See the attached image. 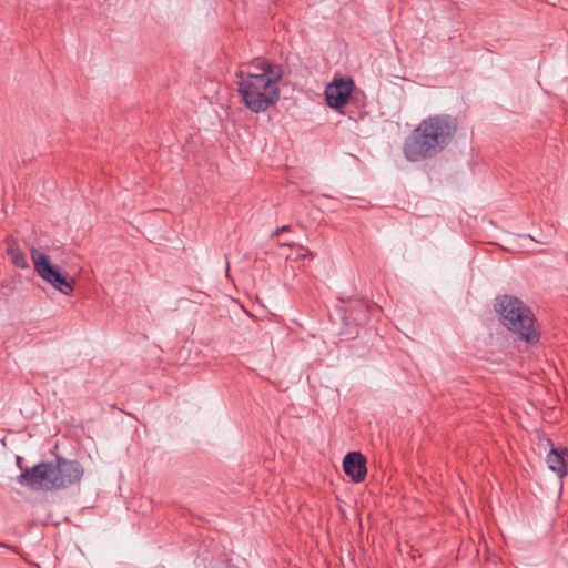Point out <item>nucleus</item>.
<instances>
[{
	"instance_id": "obj_1",
	"label": "nucleus",
	"mask_w": 568,
	"mask_h": 568,
	"mask_svg": "<svg viewBox=\"0 0 568 568\" xmlns=\"http://www.w3.org/2000/svg\"><path fill=\"white\" fill-rule=\"evenodd\" d=\"M458 132V120L450 114H434L422 120L406 136L403 154L409 162L432 160L444 152Z\"/></svg>"
},
{
	"instance_id": "obj_2",
	"label": "nucleus",
	"mask_w": 568,
	"mask_h": 568,
	"mask_svg": "<svg viewBox=\"0 0 568 568\" xmlns=\"http://www.w3.org/2000/svg\"><path fill=\"white\" fill-rule=\"evenodd\" d=\"M281 67L256 59L236 72L237 91L245 106L254 113L266 111L280 99Z\"/></svg>"
},
{
	"instance_id": "obj_3",
	"label": "nucleus",
	"mask_w": 568,
	"mask_h": 568,
	"mask_svg": "<svg viewBox=\"0 0 568 568\" xmlns=\"http://www.w3.org/2000/svg\"><path fill=\"white\" fill-rule=\"evenodd\" d=\"M83 468L77 460L58 457L55 463H40L26 468L18 481L31 490H58L79 483Z\"/></svg>"
},
{
	"instance_id": "obj_4",
	"label": "nucleus",
	"mask_w": 568,
	"mask_h": 568,
	"mask_svg": "<svg viewBox=\"0 0 568 568\" xmlns=\"http://www.w3.org/2000/svg\"><path fill=\"white\" fill-rule=\"evenodd\" d=\"M495 310L501 324L518 338L535 344L540 335L535 328V316L531 310L517 297L504 295L497 298Z\"/></svg>"
},
{
	"instance_id": "obj_5",
	"label": "nucleus",
	"mask_w": 568,
	"mask_h": 568,
	"mask_svg": "<svg viewBox=\"0 0 568 568\" xmlns=\"http://www.w3.org/2000/svg\"><path fill=\"white\" fill-rule=\"evenodd\" d=\"M31 258L34 271L45 282L64 295H71L74 291V281L68 280L67 274L59 272L58 267L51 264L49 256L39 250L31 248Z\"/></svg>"
},
{
	"instance_id": "obj_6",
	"label": "nucleus",
	"mask_w": 568,
	"mask_h": 568,
	"mask_svg": "<svg viewBox=\"0 0 568 568\" xmlns=\"http://www.w3.org/2000/svg\"><path fill=\"white\" fill-rule=\"evenodd\" d=\"M352 79L334 80L325 89V99L331 108L338 109L346 104L353 91Z\"/></svg>"
},
{
	"instance_id": "obj_7",
	"label": "nucleus",
	"mask_w": 568,
	"mask_h": 568,
	"mask_svg": "<svg viewBox=\"0 0 568 568\" xmlns=\"http://www.w3.org/2000/svg\"><path fill=\"white\" fill-rule=\"evenodd\" d=\"M343 469L354 483H362L367 475L365 456L359 452L348 453L344 457Z\"/></svg>"
},
{
	"instance_id": "obj_8",
	"label": "nucleus",
	"mask_w": 568,
	"mask_h": 568,
	"mask_svg": "<svg viewBox=\"0 0 568 568\" xmlns=\"http://www.w3.org/2000/svg\"><path fill=\"white\" fill-rule=\"evenodd\" d=\"M548 467L559 477H564L568 473V448H552L547 455Z\"/></svg>"
},
{
	"instance_id": "obj_9",
	"label": "nucleus",
	"mask_w": 568,
	"mask_h": 568,
	"mask_svg": "<svg viewBox=\"0 0 568 568\" xmlns=\"http://www.w3.org/2000/svg\"><path fill=\"white\" fill-rule=\"evenodd\" d=\"M4 244H6V253L10 257L12 264L20 268H28L29 267L28 260H27L26 255L23 254V252L20 250L18 241L13 236L8 235L4 239Z\"/></svg>"
},
{
	"instance_id": "obj_10",
	"label": "nucleus",
	"mask_w": 568,
	"mask_h": 568,
	"mask_svg": "<svg viewBox=\"0 0 568 568\" xmlns=\"http://www.w3.org/2000/svg\"><path fill=\"white\" fill-rule=\"evenodd\" d=\"M288 231H291V226H290V225H283V226H281V227H277V229H276V230L271 234V236H272V237H276V236H278L281 233H283V232H288Z\"/></svg>"
},
{
	"instance_id": "obj_11",
	"label": "nucleus",
	"mask_w": 568,
	"mask_h": 568,
	"mask_svg": "<svg viewBox=\"0 0 568 568\" xmlns=\"http://www.w3.org/2000/svg\"><path fill=\"white\" fill-rule=\"evenodd\" d=\"M300 248L303 250L304 252L298 254L297 258H307V257L313 258L314 257V253L312 251L304 248L302 246Z\"/></svg>"
},
{
	"instance_id": "obj_12",
	"label": "nucleus",
	"mask_w": 568,
	"mask_h": 568,
	"mask_svg": "<svg viewBox=\"0 0 568 568\" xmlns=\"http://www.w3.org/2000/svg\"><path fill=\"white\" fill-rule=\"evenodd\" d=\"M282 245L288 246V247H294L296 244L295 243H283Z\"/></svg>"
},
{
	"instance_id": "obj_13",
	"label": "nucleus",
	"mask_w": 568,
	"mask_h": 568,
	"mask_svg": "<svg viewBox=\"0 0 568 568\" xmlns=\"http://www.w3.org/2000/svg\"><path fill=\"white\" fill-rule=\"evenodd\" d=\"M21 457H17V463L20 464Z\"/></svg>"
}]
</instances>
